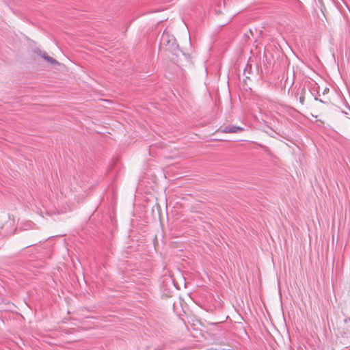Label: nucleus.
<instances>
[{"instance_id": "nucleus-1", "label": "nucleus", "mask_w": 350, "mask_h": 350, "mask_svg": "<svg viewBox=\"0 0 350 350\" xmlns=\"http://www.w3.org/2000/svg\"><path fill=\"white\" fill-rule=\"evenodd\" d=\"M39 55H40L44 59H45L49 64L51 65H58V62L54 58L49 56L47 53L44 51H36Z\"/></svg>"}, {"instance_id": "nucleus-2", "label": "nucleus", "mask_w": 350, "mask_h": 350, "mask_svg": "<svg viewBox=\"0 0 350 350\" xmlns=\"http://www.w3.org/2000/svg\"><path fill=\"white\" fill-rule=\"evenodd\" d=\"M243 130H244L243 128H242L241 126H228L224 129L223 132L226 133H240V132L243 131Z\"/></svg>"}, {"instance_id": "nucleus-3", "label": "nucleus", "mask_w": 350, "mask_h": 350, "mask_svg": "<svg viewBox=\"0 0 350 350\" xmlns=\"http://www.w3.org/2000/svg\"><path fill=\"white\" fill-rule=\"evenodd\" d=\"M320 89H311L310 90L312 94L314 96L315 100H319L322 103H327L326 98H321V95L319 92Z\"/></svg>"}, {"instance_id": "nucleus-4", "label": "nucleus", "mask_w": 350, "mask_h": 350, "mask_svg": "<svg viewBox=\"0 0 350 350\" xmlns=\"http://www.w3.org/2000/svg\"><path fill=\"white\" fill-rule=\"evenodd\" d=\"M168 36L167 34L163 33L161 37V43L163 44H167L170 42V40L167 38Z\"/></svg>"}, {"instance_id": "nucleus-5", "label": "nucleus", "mask_w": 350, "mask_h": 350, "mask_svg": "<svg viewBox=\"0 0 350 350\" xmlns=\"http://www.w3.org/2000/svg\"><path fill=\"white\" fill-rule=\"evenodd\" d=\"M322 90H323L322 96H325V94H327L328 93L329 89H322Z\"/></svg>"}, {"instance_id": "nucleus-6", "label": "nucleus", "mask_w": 350, "mask_h": 350, "mask_svg": "<svg viewBox=\"0 0 350 350\" xmlns=\"http://www.w3.org/2000/svg\"><path fill=\"white\" fill-rule=\"evenodd\" d=\"M299 101L301 104H304V97L303 96H299Z\"/></svg>"}, {"instance_id": "nucleus-7", "label": "nucleus", "mask_w": 350, "mask_h": 350, "mask_svg": "<svg viewBox=\"0 0 350 350\" xmlns=\"http://www.w3.org/2000/svg\"><path fill=\"white\" fill-rule=\"evenodd\" d=\"M315 82L312 81V83H310L312 88H314Z\"/></svg>"}, {"instance_id": "nucleus-8", "label": "nucleus", "mask_w": 350, "mask_h": 350, "mask_svg": "<svg viewBox=\"0 0 350 350\" xmlns=\"http://www.w3.org/2000/svg\"><path fill=\"white\" fill-rule=\"evenodd\" d=\"M308 82L309 83H310V81L309 80H307L306 82H305V84H304V86H306V83ZM307 86H308V85H307Z\"/></svg>"}, {"instance_id": "nucleus-9", "label": "nucleus", "mask_w": 350, "mask_h": 350, "mask_svg": "<svg viewBox=\"0 0 350 350\" xmlns=\"http://www.w3.org/2000/svg\"><path fill=\"white\" fill-rule=\"evenodd\" d=\"M349 350H350V349Z\"/></svg>"}]
</instances>
